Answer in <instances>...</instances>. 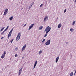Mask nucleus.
<instances>
[{
	"mask_svg": "<svg viewBox=\"0 0 76 76\" xmlns=\"http://www.w3.org/2000/svg\"><path fill=\"white\" fill-rule=\"evenodd\" d=\"M3 38H4V37H2L1 38V39H3Z\"/></svg>",
	"mask_w": 76,
	"mask_h": 76,
	"instance_id": "37",
	"label": "nucleus"
},
{
	"mask_svg": "<svg viewBox=\"0 0 76 76\" xmlns=\"http://www.w3.org/2000/svg\"><path fill=\"white\" fill-rule=\"evenodd\" d=\"M22 68H21L19 70L18 72V76H19L20 74H21V73H22Z\"/></svg>",
	"mask_w": 76,
	"mask_h": 76,
	"instance_id": "8",
	"label": "nucleus"
},
{
	"mask_svg": "<svg viewBox=\"0 0 76 76\" xmlns=\"http://www.w3.org/2000/svg\"><path fill=\"white\" fill-rule=\"evenodd\" d=\"M43 5V4H42L39 7H42V6Z\"/></svg>",
	"mask_w": 76,
	"mask_h": 76,
	"instance_id": "27",
	"label": "nucleus"
},
{
	"mask_svg": "<svg viewBox=\"0 0 76 76\" xmlns=\"http://www.w3.org/2000/svg\"><path fill=\"white\" fill-rule=\"evenodd\" d=\"M4 33L3 31L1 33V35H3V34Z\"/></svg>",
	"mask_w": 76,
	"mask_h": 76,
	"instance_id": "32",
	"label": "nucleus"
},
{
	"mask_svg": "<svg viewBox=\"0 0 76 76\" xmlns=\"http://www.w3.org/2000/svg\"><path fill=\"white\" fill-rule=\"evenodd\" d=\"M26 48V44H25V45H24L23 47L22 48V51H24L25 50V48Z\"/></svg>",
	"mask_w": 76,
	"mask_h": 76,
	"instance_id": "5",
	"label": "nucleus"
},
{
	"mask_svg": "<svg viewBox=\"0 0 76 76\" xmlns=\"http://www.w3.org/2000/svg\"><path fill=\"white\" fill-rule=\"evenodd\" d=\"M61 26H62V25H61V23L59 24L58 26V28H60Z\"/></svg>",
	"mask_w": 76,
	"mask_h": 76,
	"instance_id": "11",
	"label": "nucleus"
},
{
	"mask_svg": "<svg viewBox=\"0 0 76 76\" xmlns=\"http://www.w3.org/2000/svg\"><path fill=\"white\" fill-rule=\"evenodd\" d=\"M6 54V51H4V53L2 54V56H1V58L3 59V58H4V57H5Z\"/></svg>",
	"mask_w": 76,
	"mask_h": 76,
	"instance_id": "4",
	"label": "nucleus"
},
{
	"mask_svg": "<svg viewBox=\"0 0 76 76\" xmlns=\"http://www.w3.org/2000/svg\"><path fill=\"white\" fill-rule=\"evenodd\" d=\"M58 60H59V57H57L56 60L55 61V62L56 63H57V62H58Z\"/></svg>",
	"mask_w": 76,
	"mask_h": 76,
	"instance_id": "9",
	"label": "nucleus"
},
{
	"mask_svg": "<svg viewBox=\"0 0 76 76\" xmlns=\"http://www.w3.org/2000/svg\"><path fill=\"white\" fill-rule=\"evenodd\" d=\"M37 61H35V63L34 65L33 69H35V67H36V65H37Z\"/></svg>",
	"mask_w": 76,
	"mask_h": 76,
	"instance_id": "12",
	"label": "nucleus"
},
{
	"mask_svg": "<svg viewBox=\"0 0 76 76\" xmlns=\"http://www.w3.org/2000/svg\"><path fill=\"white\" fill-rule=\"evenodd\" d=\"M69 75L71 76H73V72L71 73Z\"/></svg>",
	"mask_w": 76,
	"mask_h": 76,
	"instance_id": "16",
	"label": "nucleus"
},
{
	"mask_svg": "<svg viewBox=\"0 0 76 76\" xmlns=\"http://www.w3.org/2000/svg\"><path fill=\"white\" fill-rule=\"evenodd\" d=\"M45 41V39H44L43 40L42 43V42H44V41Z\"/></svg>",
	"mask_w": 76,
	"mask_h": 76,
	"instance_id": "29",
	"label": "nucleus"
},
{
	"mask_svg": "<svg viewBox=\"0 0 76 76\" xmlns=\"http://www.w3.org/2000/svg\"><path fill=\"white\" fill-rule=\"evenodd\" d=\"M4 27H3L1 29V31H3V30L4 29Z\"/></svg>",
	"mask_w": 76,
	"mask_h": 76,
	"instance_id": "22",
	"label": "nucleus"
},
{
	"mask_svg": "<svg viewBox=\"0 0 76 76\" xmlns=\"http://www.w3.org/2000/svg\"><path fill=\"white\" fill-rule=\"evenodd\" d=\"M15 57H18V55H17V54H16V55H15Z\"/></svg>",
	"mask_w": 76,
	"mask_h": 76,
	"instance_id": "30",
	"label": "nucleus"
},
{
	"mask_svg": "<svg viewBox=\"0 0 76 76\" xmlns=\"http://www.w3.org/2000/svg\"><path fill=\"white\" fill-rule=\"evenodd\" d=\"M66 9H65L64 11V13H66Z\"/></svg>",
	"mask_w": 76,
	"mask_h": 76,
	"instance_id": "34",
	"label": "nucleus"
},
{
	"mask_svg": "<svg viewBox=\"0 0 76 76\" xmlns=\"http://www.w3.org/2000/svg\"><path fill=\"white\" fill-rule=\"evenodd\" d=\"M75 1H74V3H76V0H74Z\"/></svg>",
	"mask_w": 76,
	"mask_h": 76,
	"instance_id": "36",
	"label": "nucleus"
},
{
	"mask_svg": "<svg viewBox=\"0 0 76 76\" xmlns=\"http://www.w3.org/2000/svg\"><path fill=\"white\" fill-rule=\"evenodd\" d=\"M50 43H51V40H47V41L46 42L45 44L47 45H50Z\"/></svg>",
	"mask_w": 76,
	"mask_h": 76,
	"instance_id": "3",
	"label": "nucleus"
},
{
	"mask_svg": "<svg viewBox=\"0 0 76 76\" xmlns=\"http://www.w3.org/2000/svg\"><path fill=\"white\" fill-rule=\"evenodd\" d=\"M42 28H43V26H41L39 27V30H41Z\"/></svg>",
	"mask_w": 76,
	"mask_h": 76,
	"instance_id": "13",
	"label": "nucleus"
},
{
	"mask_svg": "<svg viewBox=\"0 0 76 76\" xmlns=\"http://www.w3.org/2000/svg\"><path fill=\"white\" fill-rule=\"evenodd\" d=\"M47 20H48V16H46L44 18V22H46V21H47Z\"/></svg>",
	"mask_w": 76,
	"mask_h": 76,
	"instance_id": "7",
	"label": "nucleus"
},
{
	"mask_svg": "<svg viewBox=\"0 0 76 76\" xmlns=\"http://www.w3.org/2000/svg\"><path fill=\"white\" fill-rule=\"evenodd\" d=\"M18 48H16L15 49V51H17V50H18Z\"/></svg>",
	"mask_w": 76,
	"mask_h": 76,
	"instance_id": "21",
	"label": "nucleus"
},
{
	"mask_svg": "<svg viewBox=\"0 0 76 76\" xmlns=\"http://www.w3.org/2000/svg\"><path fill=\"white\" fill-rule=\"evenodd\" d=\"M26 24H25L24 25V26H23V27H25V26H26Z\"/></svg>",
	"mask_w": 76,
	"mask_h": 76,
	"instance_id": "38",
	"label": "nucleus"
},
{
	"mask_svg": "<svg viewBox=\"0 0 76 76\" xmlns=\"http://www.w3.org/2000/svg\"><path fill=\"white\" fill-rule=\"evenodd\" d=\"M42 51L41 50L40 51L39 53V55H40V54H41V53H42Z\"/></svg>",
	"mask_w": 76,
	"mask_h": 76,
	"instance_id": "18",
	"label": "nucleus"
},
{
	"mask_svg": "<svg viewBox=\"0 0 76 76\" xmlns=\"http://www.w3.org/2000/svg\"><path fill=\"white\" fill-rule=\"evenodd\" d=\"M24 58V57H23L22 58V59H23Z\"/></svg>",
	"mask_w": 76,
	"mask_h": 76,
	"instance_id": "39",
	"label": "nucleus"
},
{
	"mask_svg": "<svg viewBox=\"0 0 76 76\" xmlns=\"http://www.w3.org/2000/svg\"><path fill=\"white\" fill-rule=\"evenodd\" d=\"M74 0H73V1H74Z\"/></svg>",
	"mask_w": 76,
	"mask_h": 76,
	"instance_id": "42",
	"label": "nucleus"
},
{
	"mask_svg": "<svg viewBox=\"0 0 76 76\" xmlns=\"http://www.w3.org/2000/svg\"><path fill=\"white\" fill-rule=\"evenodd\" d=\"M74 31L73 28H71L70 29V31L71 32H73Z\"/></svg>",
	"mask_w": 76,
	"mask_h": 76,
	"instance_id": "17",
	"label": "nucleus"
},
{
	"mask_svg": "<svg viewBox=\"0 0 76 76\" xmlns=\"http://www.w3.org/2000/svg\"><path fill=\"white\" fill-rule=\"evenodd\" d=\"M22 9H23V8H22L21 9V10H22Z\"/></svg>",
	"mask_w": 76,
	"mask_h": 76,
	"instance_id": "40",
	"label": "nucleus"
},
{
	"mask_svg": "<svg viewBox=\"0 0 76 76\" xmlns=\"http://www.w3.org/2000/svg\"><path fill=\"white\" fill-rule=\"evenodd\" d=\"M7 13V12H5V11L4 12V14H3V15H6V14Z\"/></svg>",
	"mask_w": 76,
	"mask_h": 76,
	"instance_id": "20",
	"label": "nucleus"
},
{
	"mask_svg": "<svg viewBox=\"0 0 76 76\" xmlns=\"http://www.w3.org/2000/svg\"><path fill=\"white\" fill-rule=\"evenodd\" d=\"M13 18V16H11L10 18H9L10 20H12Z\"/></svg>",
	"mask_w": 76,
	"mask_h": 76,
	"instance_id": "14",
	"label": "nucleus"
},
{
	"mask_svg": "<svg viewBox=\"0 0 76 76\" xmlns=\"http://www.w3.org/2000/svg\"><path fill=\"white\" fill-rule=\"evenodd\" d=\"M20 36H21V34L20 33H19L17 37L16 38V41H19L20 39Z\"/></svg>",
	"mask_w": 76,
	"mask_h": 76,
	"instance_id": "2",
	"label": "nucleus"
},
{
	"mask_svg": "<svg viewBox=\"0 0 76 76\" xmlns=\"http://www.w3.org/2000/svg\"><path fill=\"white\" fill-rule=\"evenodd\" d=\"M49 26H48L45 29V30L44 31L45 32L46 31V33H48L50 31H51V27H49Z\"/></svg>",
	"mask_w": 76,
	"mask_h": 76,
	"instance_id": "1",
	"label": "nucleus"
},
{
	"mask_svg": "<svg viewBox=\"0 0 76 76\" xmlns=\"http://www.w3.org/2000/svg\"><path fill=\"white\" fill-rule=\"evenodd\" d=\"M34 24H33L30 25L29 27L28 30H30V29H32V28L34 27Z\"/></svg>",
	"mask_w": 76,
	"mask_h": 76,
	"instance_id": "6",
	"label": "nucleus"
},
{
	"mask_svg": "<svg viewBox=\"0 0 76 76\" xmlns=\"http://www.w3.org/2000/svg\"><path fill=\"white\" fill-rule=\"evenodd\" d=\"M8 11H9V10H8V9H6L5 12H7V13H8Z\"/></svg>",
	"mask_w": 76,
	"mask_h": 76,
	"instance_id": "15",
	"label": "nucleus"
},
{
	"mask_svg": "<svg viewBox=\"0 0 76 76\" xmlns=\"http://www.w3.org/2000/svg\"><path fill=\"white\" fill-rule=\"evenodd\" d=\"M12 35V33H9L8 34V39H9V37H11V36Z\"/></svg>",
	"mask_w": 76,
	"mask_h": 76,
	"instance_id": "10",
	"label": "nucleus"
},
{
	"mask_svg": "<svg viewBox=\"0 0 76 76\" xmlns=\"http://www.w3.org/2000/svg\"><path fill=\"white\" fill-rule=\"evenodd\" d=\"M47 34H48V33H47V32H46V34L44 36V37H47Z\"/></svg>",
	"mask_w": 76,
	"mask_h": 76,
	"instance_id": "19",
	"label": "nucleus"
},
{
	"mask_svg": "<svg viewBox=\"0 0 76 76\" xmlns=\"http://www.w3.org/2000/svg\"><path fill=\"white\" fill-rule=\"evenodd\" d=\"M6 29H5L3 31V32H6Z\"/></svg>",
	"mask_w": 76,
	"mask_h": 76,
	"instance_id": "31",
	"label": "nucleus"
},
{
	"mask_svg": "<svg viewBox=\"0 0 76 76\" xmlns=\"http://www.w3.org/2000/svg\"><path fill=\"white\" fill-rule=\"evenodd\" d=\"M13 29L12 28L10 32V33H11L12 34V31H13Z\"/></svg>",
	"mask_w": 76,
	"mask_h": 76,
	"instance_id": "24",
	"label": "nucleus"
},
{
	"mask_svg": "<svg viewBox=\"0 0 76 76\" xmlns=\"http://www.w3.org/2000/svg\"><path fill=\"white\" fill-rule=\"evenodd\" d=\"M58 19V18H57V19Z\"/></svg>",
	"mask_w": 76,
	"mask_h": 76,
	"instance_id": "41",
	"label": "nucleus"
},
{
	"mask_svg": "<svg viewBox=\"0 0 76 76\" xmlns=\"http://www.w3.org/2000/svg\"><path fill=\"white\" fill-rule=\"evenodd\" d=\"M34 4V3H32L31 4V5L30 6H31V7L32 6V5H33V4Z\"/></svg>",
	"mask_w": 76,
	"mask_h": 76,
	"instance_id": "35",
	"label": "nucleus"
},
{
	"mask_svg": "<svg viewBox=\"0 0 76 76\" xmlns=\"http://www.w3.org/2000/svg\"><path fill=\"white\" fill-rule=\"evenodd\" d=\"M31 7H32V6H31V5H30V6H29V8H28L30 10V9H31Z\"/></svg>",
	"mask_w": 76,
	"mask_h": 76,
	"instance_id": "26",
	"label": "nucleus"
},
{
	"mask_svg": "<svg viewBox=\"0 0 76 76\" xmlns=\"http://www.w3.org/2000/svg\"><path fill=\"white\" fill-rule=\"evenodd\" d=\"M65 43H66V44L67 45V44H68V42H66Z\"/></svg>",
	"mask_w": 76,
	"mask_h": 76,
	"instance_id": "33",
	"label": "nucleus"
},
{
	"mask_svg": "<svg viewBox=\"0 0 76 76\" xmlns=\"http://www.w3.org/2000/svg\"><path fill=\"white\" fill-rule=\"evenodd\" d=\"M8 28H9V26H8L5 29L7 30V29H8Z\"/></svg>",
	"mask_w": 76,
	"mask_h": 76,
	"instance_id": "28",
	"label": "nucleus"
},
{
	"mask_svg": "<svg viewBox=\"0 0 76 76\" xmlns=\"http://www.w3.org/2000/svg\"><path fill=\"white\" fill-rule=\"evenodd\" d=\"M75 22H76L75 21L73 22L72 23V25H75Z\"/></svg>",
	"mask_w": 76,
	"mask_h": 76,
	"instance_id": "25",
	"label": "nucleus"
},
{
	"mask_svg": "<svg viewBox=\"0 0 76 76\" xmlns=\"http://www.w3.org/2000/svg\"><path fill=\"white\" fill-rule=\"evenodd\" d=\"M14 40V39H12L10 42H11V43H12V42H13V41Z\"/></svg>",
	"mask_w": 76,
	"mask_h": 76,
	"instance_id": "23",
	"label": "nucleus"
}]
</instances>
